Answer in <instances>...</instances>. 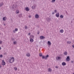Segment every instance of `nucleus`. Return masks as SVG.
Masks as SVG:
<instances>
[{"label": "nucleus", "mask_w": 74, "mask_h": 74, "mask_svg": "<svg viewBox=\"0 0 74 74\" xmlns=\"http://www.w3.org/2000/svg\"><path fill=\"white\" fill-rule=\"evenodd\" d=\"M27 27L26 26H25V29H27Z\"/></svg>", "instance_id": "32"}, {"label": "nucleus", "mask_w": 74, "mask_h": 74, "mask_svg": "<svg viewBox=\"0 0 74 74\" xmlns=\"http://www.w3.org/2000/svg\"><path fill=\"white\" fill-rule=\"evenodd\" d=\"M25 10L27 11H29V8H28V7H27L25 8Z\"/></svg>", "instance_id": "8"}, {"label": "nucleus", "mask_w": 74, "mask_h": 74, "mask_svg": "<svg viewBox=\"0 0 74 74\" xmlns=\"http://www.w3.org/2000/svg\"><path fill=\"white\" fill-rule=\"evenodd\" d=\"M1 65H0V68H1Z\"/></svg>", "instance_id": "40"}, {"label": "nucleus", "mask_w": 74, "mask_h": 74, "mask_svg": "<svg viewBox=\"0 0 74 74\" xmlns=\"http://www.w3.org/2000/svg\"><path fill=\"white\" fill-rule=\"evenodd\" d=\"M52 14H54V12H53L52 13Z\"/></svg>", "instance_id": "39"}, {"label": "nucleus", "mask_w": 74, "mask_h": 74, "mask_svg": "<svg viewBox=\"0 0 74 74\" xmlns=\"http://www.w3.org/2000/svg\"><path fill=\"white\" fill-rule=\"evenodd\" d=\"M3 2L1 3L0 4V7H1L3 6Z\"/></svg>", "instance_id": "15"}, {"label": "nucleus", "mask_w": 74, "mask_h": 74, "mask_svg": "<svg viewBox=\"0 0 74 74\" xmlns=\"http://www.w3.org/2000/svg\"><path fill=\"white\" fill-rule=\"evenodd\" d=\"M3 57V55H0V58H2Z\"/></svg>", "instance_id": "30"}, {"label": "nucleus", "mask_w": 74, "mask_h": 74, "mask_svg": "<svg viewBox=\"0 0 74 74\" xmlns=\"http://www.w3.org/2000/svg\"><path fill=\"white\" fill-rule=\"evenodd\" d=\"M35 17L36 18H38V17H39V16H38V15L36 14L35 15Z\"/></svg>", "instance_id": "9"}, {"label": "nucleus", "mask_w": 74, "mask_h": 74, "mask_svg": "<svg viewBox=\"0 0 74 74\" xmlns=\"http://www.w3.org/2000/svg\"><path fill=\"white\" fill-rule=\"evenodd\" d=\"M30 42H33L34 41V40L32 38H30Z\"/></svg>", "instance_id": "4"}, {"label": "nucleus", "mask_w": 74, "mask_h": 74, "mask_svg": "<svg viewBox=\"0 0 74 74\" xmlns=\"http://www.w3.org/2000/svg\"><path fill=\"white\" fill-rule=\"evenodd\" d=\"M56 17H59V13H58L56 14Z\"/></svg>", "instance_id": "7"}, {"label": "nucleus", "mask_w": 74, "mask_h": 74, "mask_svg": "<svg viewBox=\"0 0 74 74\" xmlns=\"http://www.w3.org/2000/svg\"><path fill=\"white\" fill-rule=\"evenodd\" d=\"M29 18H30V17H31V16H29Z\"/></svg>", "instance_id": "37"}, {"label": "nucleus", "mask_w": 74, "mask_h": 74, "mask_svg": "<svg viewBox=\"0 0 74 74\" xmlns=\"http://www.w3.org/2000/svg\"><path fill=\"white\" fill-rule=\"evenodd\" d=\"M72 47H73V48H74V45H72Z\"/></svg>", "instance_id": "35"}, {"label": "nucleus", "mask_w": 74, "mask_h": 74, "mask_svg": "<svg viewBox=\"0 0 74 74\" xmlns=\"http://www.w3.org/2000/svg\"><path fill=\"white\" fill-rule=\"evenodd\" d=\"M55 0H52V1H51V2H52V3L54 2L55 1Z\"/></svg>", "instance_id": "29"}, {"label": "nucleus", "mask_w": 74, "mask_h": 74, "mask_svg": "<svg viewBox=\"0 0 74 74\" xmlns=\"http://www.w3.org/2000/svg\"><path fill=\"white\" fill-rule=\"evenodd\" d=\"M34 36L33 35H31L30 37V38H34Z\"/></svg>", "instance_id": "19"}, {"label": "nucleus", "mask_w": 74, "mask_h": 74, "mask_svg": "<svg viewBox=\"0 0 74 74\" xmlns=\"http://www.w3.org/2000/svg\"><path fill=\"white\" fill-rule=\"evenodd\" d=\"M14 69L15 71H16L17 70V67H14Z\"/></svg>", "instance_id": "18"}, {"label": "nucleus", "mask_w": 74, "mask_h": 74, "mask_svg": "<svg viewBox=\"0 0 74 74\" xmlns=\"http://www.w3.org/2000/svg\"><path fill=\"white\" fill-rule=\"evenodd\" d=\"M1 47H0V49H1Z\"/></svg>", "instance_id": "41"}, {"label": "nucleus", "mask_w": 74, "mask_h": 74, "mask_svg": "<svg viewBox=\"0 0 74 74\" xmlns=\"http://www.w3.org/2000/svg\"><path fill=\"white\" fill-rule=\"evenodd\" d=\"M30 34V33H29L28 34L29 36Z\"/></svg>", "instance_id": "36"}, {"label": "nucleus", "mask_w": 74, "mask_h": 74, "mask_svg": "<svg viewBox=\"0 0 74 74\" xmlns=\"http://www.w3.org/2000/svg\"><path fill=\"white\" fill-rule=\"evenodd\" d=\"M56 69H58V66H56Z\"/></svg>", "instance_id": "34"}, {"label": "nucleus", "mask_w": 74, "mask_h": 74, "mask_svg": "<svg viewBox=\"0 0 74 74\" xmlns=\"http://www.w3.org/2000/svg\"><path fill=\"white\" fill-rule=\"evenodd\" d=\"M13 44H16V41L14 42Z\"/></svg>", "instance_id": "26"}, {"label": "nucleus", "mask_w": 74, "mask_h": 74, "mask_svg": "<svg viewBox=\"0 0 74 74\" xmlns=\"http://www.w3.org/2000/svg\"><path fill=\"white\" fill-rule=\"evenodd\" d=\"M26 56L29 57L30 56V54L29 53H27L26 54Z\"/></svg>", "instance_id": "13"}, {"label": "nucleus", "mask_w": 74, "mask_h": 74, "mask_svg": "<svg viewBox=\"0 0 74 74\" xmlns=\"http://www.w3.org/2000/svg\"><path fill=\"white\" fill-rule=\"evenodd\" d=\"M67 55V52L66 51H65L64 53V55Z\"/></svg>", "instance_id": "17"}, {"label": "nucleus", "mask_w": 74, "mask_h": 74, "mask_svg": "<svg viewBox=\"0 0 74 74\" xmlns=\"http://www.w3.org/2000/svg\"><path fill=\"white\" fill-rule=\"evenodd\" d=\"M39 33H40V32H39L38 33V34H39Z\"/></svg>", "instance_id": "38"}, {"label": "nucleus", "mask_w": 74, "mask_h": 74, "mask_svg": "<svg viewBox=\"0 0 74 74\" xmlns=\"http://www.w3.org/2000/svg\"><path fill=\"white\" fill-rule=\"evenodd\" d=\"M15 61L14 58V57H10L8 58V62L10 63H12L13 62H14Z\"/></svg>", "instance_id": "1"}, {"label": "nucleus", "mask_w": 74, "mask_h": 74, "mask_svg": "<svg viewBox=\"0 0 74 74\" xmlns=\"http://www.w3.org/2000/svg\"><path fill=\"white\" fill-rule=\"evenodd\" d=\"M45 58V56H42V59H44Z\"/></svg>", "instance_id": "28"}, {"label": "nucleus", "mask_w": 74, "mask_h": 74, "mask_svg": "<svg viewBox=\"0 0 74 74\" xmlns=\"http://www.w3.org/2000/svg\"><path fill=\"white\" fill-rule=\"evenodd\" d=\"M16 14H18L19 13V10H17L16 11Z\"/></svg>", "instance_id": "24"}, {"label": "nucleus", "mask_w": 74, "mask_h": 74, "mask_svg": "<svg viewBox=\"0 0 74 74\" xmlns=\"http://www.w3.org/2000/svg\"><path fill=\"white\" fill-rule=\"evenodd\" d=\"M63 29H62L60 30V33H63Z\"/></svg>", "instance_id": "14"}, {"label": "nucleus", "mask_w": 74, "mask_h": 74, "mask_svg": "<svg viewBox=\"0 0 74 74\" xmlns=\"http://www.w3.org/2000/svg\"><path fill=\"white\" fill-rule=\"evenodd\" d=\"M47 44L49 45V46L51 45V42H49V41H48L47 42Z\"/></svg>", "instance_id": "5"}, {"label": "nucleus", "mask_w": 74, "mask_h": 74, "mask_svg": "<svg viewBox=\"0 0 74 74\" xmlns=\"http://www.w3.org/2000/svg\"><path fill=\"white\" fill-rule=\"evenodd\" d=\"M67 43L70 44H71V42L70 41H69L67 42Z\"/></svg>", "instance_id": "22"}, {"label": "nucleus", "mask_w": 74, "mask_h": 74, "mask_svg": "<svg viewBox=\"0 0 74 74\" xmlns=\"http://www.w3.org/2000/svg\"><path fill=\"white\" fill-rule=\"evenodd\" d=\"M1 43H2V41H1V40H0V44H1Z\"/></svg>", "instance_id": "33"}, {"label": "nucleus", "mask_w": 74, "mask_h": 74, "mask_svg": "<svg viewBox=\"0 0 74 74\" xmlns=\"http://www.w3.org/2000/svg\"><path fill=\"white\" fill-rule=\"evenodd\" d=\"M57 11L56 10H55L54 11V12L55 13H56V12Z\"/></svg>", "instance_id": "31"}, {"label": "nucleus", "mask_w": 74, "mask_h": 74, "mask_svg": "<svg viewBox=\"0 0 74 74\" xmlns=\"http://www.w3.org/2000/svg\"><path fill=\"white\" fill-rule=\"evenodd\" d=\"M36 8V6H32V9H34Z\"/></svg>", "instance_id": "23"}, {"label": "nucleus", "mask_w": 74, "mask_h": 74, "mask_svg": "<svg viewBox=\"0 0 74 74\" xmlns=\"http://www.w3.org/2000/svg\"><path fill=\"white\" fill-rule=\"evenodd\" d=\"M49 57V55H47V56H46V57L45 58V59H47V58H48Z\"/></svg>", "instance_id": "20"}, {"label": "nucleus", "mask_w": 74, "mask_h": 74, "mask_svg": "<svg viewBox=\"0 0 74 74\" xmlns=\"http://www.w3.org/2000/svg\"><path fill=\"white\" fill-rule=\"evenodd\" d=\"M62 66H66V63L65 62H63L62 63Z\"/></svg>", "instance_id": "6"}, {"label": "nucleus", "mask_w": 74, "mask_h": 74, "mask_svg": "<svg viewBox=\"0 0 74 74\" xmlns=\"http://www.w3.org/2000/svg\"><path fill=\"white\" fill-rule=\"evenodd\" d=\"M60 17L61 18H63V16L62 15H61L60 16Z\"/></svg>", "instance_id": "25"}, {"label": "nucleus", "mask_w": 74, "mask_h": 74, "mask_svg": "<svg viewBox=\"0 0 74 74\" xmlns=\"http://www.w3.org/2000/svg\"><path fill=\"white\" fill-rule=\"evenodd\" d=\"M70 58H69V57L68 56L66 59V61L67 62H69V61H70Z\"/></svg>", "instance_id": "3"}, {"label": "nucleus", "mask_w": 74, "mask_h": 74, "mask_svg": "<svg viewBox=\"0 0 74 74\" xmlns=\"http://www.w3.org/2000/svg\"><path fill=\"white\" fill-rule=\"evenodd\" d=\"M18 29L15 28V30L13 31V32L14 33H15V32H17V31H18Z\"/></svg>", "instance_id": "10"}, {"label": "nucleus", "mask_w": 74, "mask_h": 74, "mask_svg": "<svg viewBox=\"0 0 74 74\" xmlns=\"http://www.w3.org/2000/svg\"><path fill=\"white\" fill-rule=\"evenodd\" d=\"M45 38V37L42 36H41L40 37V39H44Z\"/></svg>", "instance_id": "11"}, {"label": "nucleus", "mask_w": 74, "mask_h": 74, "mask_svg": "<svg viewBox=\"0 0 74 74\" xmlns=\"http://www.w3.org/2000/svg\"><path fill=\"white\" fill-rule=\"evenodd\" d=\"M39 56H42V54L41 53H40L39 54Z\"/></svg>", "instance_id": "27"}, {"label": "nucleus", "mask_w": 74, "mask_h": 74, "mask_svg": "<svg viewBox=\"0 0 74 74\" xmlns=\"http://www.w3.org/2000/svg\"><path fill=\"white\" fill-rule=\"evenodd\" d=\"M2 64L3 66H4V65H5V62H4V60H2Z\"/></svg>", "instance_id": "2"}, {"label": "nucleus", "mask_w": 74, "mask_h": 74, "mask_svg": "<svg viewBox=\"0 0 74 74\" xmlns=\"http://www.w3.org/2000/svg\"><path fill=\"white\" fill-rule=\"evenodd\" d=\"M60 57H58L56 58V60H59V59H60Z\"/></svg>", "instance_id": "12"}, {"label": "nucleus", "mask_w": 74, "mask_h": 74, "mask_svg": "<svg viewBox=\"0 0 74 74\" xmlns=\"http://www.w3.org/2000/svg\"><path fill=\"white\" fill-rule=\"evenodd\" d=\"M48 71H50V72H51L52 71V69L50 68H49L48 69Z\"/></svg>", "instance_id": "21"}, {"label": "nucleus", "mask_w": 74, "mask_h": 74, "mask_svg": "<svg viewBox=\"0 0 74 74\" xmlns=\"http://www.w3.org/2000/svg\"><path fill=\"white\" fill-rule=\"evenodd\" d=\"M7 19V18L6 17H4L3 18V21H5Z\"/></svg>", "instance_id": "16"}]
</instances>
